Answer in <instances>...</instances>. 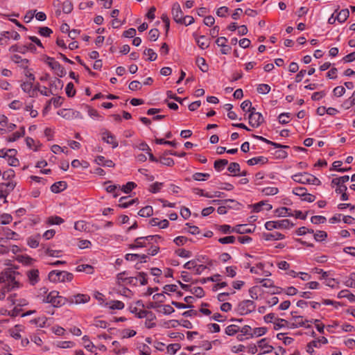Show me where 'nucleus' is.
<instances>
[{"label":"nucleus","instance_id":"f257e3e1","mask_svg":"<svg viewBox=\"0 0 355 355\" xmlns=\"http://www.w3.org/2000/svg\"><path fill=\"white\" fill-rule=\"evenodd\" d=\"M45 303H51L54 307H60L68 303V298L59 295V293L53 291L43 300Z\"/></svg>","mask_w":355,"mask_h":355},{"label":"nucleus","instance_id":"f03ea898","mask_svg":"<svg viewBox=\"0 0 355 355\" xmlns=\"http://www.w3.org/2000/svg\"><path fill=\"white\" fill-rule=\"evenodd\" d=\"M48 277L51 282H69L72 281L73 275L67 271L52 270Z\"/></svg>","mask_w":355,"mask_h":355},{"label":"nucleus","instance_id":"7ed1b4c3","mask_svg":"<svg viewBox=\"0 0 355 355\" xmlns=\"http://www.w3.org/2000/svg\"><path fill=\"white\" fill-rule=\"evenodd\" d=\"M293 224L288 219H283L277 221H268L265 223V227L268 230L273 229H288L293 227Z\"/></svg>","mask_w":355,"mask_h":355},{"label":"nucleus","instance_id":"20e7f679","mask_svg":"<svg viewBox=\"0 0 355 355\" xmlns=\"http://www.w3.org/2000/svg\"><path fill=\"white\" fill-rule=\"evenodd\" d=\"M255 309V305L253 301L246 300L241 302L237 307V311L241 315H246L251 313Z\"/></svg>","mask_w":355,"mask_h":355},{"label":"nucleus","instance_id":"39448f33","mask_svg":"<svg viewBox=\"0 0 355 355\" xmlns=\"http://www.w3.org/2000/svg\"><path fill=\"white\" fill-rule=\"evenodd\" d=\"M46 64L55 71V73L59 77H63L66 75V71L61 64L55 60L54 58L47 57L46 60Z\"/></svg>","mask_w":355,"mask_h":355},{"label":"nucleus","instance_id":"423d86ee","mask_svg":"<svg viewBox=\"0 0 355 355\" xmlns=\"http://www.w3.org/2000/svg\"><path fill=\"white\" fill-rule=\"evenodd\" d=\"M16 272L12 269L7 268L0 273V284L7 283L6 284H12L13 282H18L15 280Z\"/></svg>","mask_w":355,"mask_h":355},{"label":"nucleus","instance_id":"0eeeda50","mask_svg":"<svg viewBox=\"0 0 355 355\" xmlns=\"http://www.w3.org/2000/svg\"><path fill=\"white\" fill-rule=\"evenodd\" d=\"M249 124L254 128L260 126L264 122V118L260 112L249 114Z\"/></svg>","mask_w":355,"mask_h":355},{"label":"nucleus","instance_id":"6e6552de","mask_svg":"<svg viewBox=\"0 0 355 355\" xmlns=\"http://www.w3.org/2000/svg\"><path fill=\"white\" fill-rule=\"evenodd\" d=\"M172 15L174 21L178 23H182L184 16L181 7L178 3H174L172 6Z\"/></svg>","mask_w":355,"mask_h":355},{"label":"nucleus","instance_id":"1a4fd4ad","mask_svg":"<svg viewBox=\"0 0 355 355\" xmlns=\"http://www.w3.org/2000/svg\"><path fill=\"white\" fill-rule=\"evenodd\" d=\"M102 139L107 144H111L113 148H116L119 145V143L116 140L114 135H113L108 130H105L103 132H102Z\"/></svg>","mask_w":355,"mask_h":355},{"label":"nucleus","instance_id":"9d476101","mask_svg":"<svg viewBox=\"0 0 355 355\" xmlns=\"http://www.w3.org/2000/svg\"><path fill=\"white\" fill-rule=\"evenodd\" d=\"M90 297L87 295L78 294L68 298V303L71 304H80L89 302Z\"/></svg>","mask_w":355,"mask_h":355},{"label":"nucleus","instance_id":"9b49d317","mask_svg":"<svg viewBox=\"0 0 355 355\" xmlns=\"http://www.w3.org/2000/svg\"><path fill=\"white\" fill-rule=\"evenodd\" d=\"M29 283L34 286L40 281L39 270L37 269H32L26 272Z\"/></svg>","mask_w":355,"mask_h":355},{"label":"nucleus","instance_id":"f8f14e48","mask_svg":"<svg viewBox=\"0 0 355 355\" xmlns=\"http://www.w3.org/2000/svg\"><path fill=\"white\" fill-rule=\"evenodd\" d=\"M255 227H253L252 229L248 227L247 224L243 225H238L236 227H233L232 232H235L240 234H249L252 233L254 231Z\"/></svg>","mask_w":355,"mask_h":355},{"label":"nucleus","instance_id":"ddd939ff","mask_svg":"<svg viewBox=\"0 0 355 355\" xmlns=\"http://www.w3.org/2000/svg\"><path fill=\"white\" fill-rule=\"evenodd\" d=\"M20 287L19 282H13L12 284H6L3 287H2L1 293H0V300H2L5 298L6 293L11 291L15 288H18Z\"/></svg>","mask_w":355,"mask_h":355},{"label":"nucleus","instance_id":"4468645a","mask_svg":"<svg viewBox=\"0 0 355 355\" xmlns=\"http://www.w3.org/2000/svg\"><path fill=\"white\" fill-rule=\"evenodd\" d=\"M306 175H310L308 173H300L292 176V179L298 183L306 184L309 183V178Z\"/></svg>","mask_w":355,"mask_h":355},{"label":"nucleus","instance_id":"2eb2a0df","mask_svg":"<svg viewBox=\"0 0 355 355\" xmlns=\"http://www.w3.org/2000/svg\"><path fill=\"white\" fill-rule=\"evenodd\" d=\"M67 187V184L65 181H59L53 184L51 187V191L53 193H58Z\"/></svg>","mask_w":355,"mask_h":355},{"label":"nucleus","instance_id":"dca6fc26","mask_svg":"<svg viewBox=\"0 0 355 355\" xmlns=\"http://www.w3.org/2000/svg\"><path fill=\"white\" fill-rule=\"evenodd\" d=\"M263 237L266 241L282 240L285 238L284 234L277 232L273 233H264L263 234Z\"/></svg>","mask_w":355,"mask_h":355},{"label":"nucleus","instance_id":"f3484780","mask_svg":"<svg viewBox=\"0 0 355 355\" xmlns=\"http://www.w3.org/2000/svg\"><path fill=\"white\" fill-rule=\"evenodd\" d=\"M252 137L258 139V140H260V141H262L268 144H270L271 146H273L275 148H288L289 147L288 146H285V145H282L280 144H277V143H275V142H273L272 141H270L261 136H259V135H252Z\"/></svg>","mask_w":355,"mask_h":355},{"label":"nucleus","instance_id":"a211bd4d","mask_svg":"<svg viewBox=\"0 0 355 355\" xmlns=\"http://www.w3.org/2000/svg\"><path fill=\"white\" fill-rule=\"evenodd\" d=\"M128 198L129 197L128 196L121 197L119 199V202L121 203L119 205V207L121 208H127L138 201V198L128 200Z\"/></svg>","mask_w":355,"mask_h":355},{"label":"nucleus","instance_id":"6ab92c4d","mask_svg":"<svg viewBox=\"0 0 355 355\" xmlns=\"http://www.w3.org/2000/svg\"><path fill=\"white\" fill-rule=\"evenodd\" d=\"M266 338H262L258 341V347L262 349L263 352L262 354H268L271 352L274 347L272 345H270L266 343Z\"/></svg>","mask_w":355,"mask_h":355},{"label":"nucleus","instance_id":"aec40b11","mask_svg":"<svg viewBox=\"0 0 355 355\" xmlns=\"http://www.w3.org/2000/svg\"><path fill=\"white\" fill-rule=\"evenodd\" d=\"M268 161V158L263 156L256 157L252 159H250L247 161V163L249 166H254L255 164H264L267 163Z\"/></svg>","mask_w":355,"mask_h":355},{"label":"nucleus","instance_id":"412c9836","mask_svg":"<svg viewBox=\"0 0 355 355\" xmlns=\"http://www.w3.org/2000/svg\"><path fill=\"white\" fill-rule=\"evenodd\" d=\"M25 135V128L24 126L20 128L19 131H17L14 132L9 138H8L7 141L8 142H13L19 139V138L24 137Z\"/></svg>","mask_w":355,"mask_h":355},{"label":"nucleus","instance_id":"4be33fe9","mask_svg":"<svg viewBox=\"0 0 355 355\" xmlns=\"http://www.w3.org/2000/svg\"><path fill=\"white\" fill-rule=\"evenodd\" d=\"M196 42L198 46L202 49H205L209 46V40L205 35H201L198 38H196Z\"/></svg>","mask_w":355,"mask_h":355},{"label":"nucleus","instance_id":"5701e85b","mask_svg":"<svg viewBox=\"0 0 355 355\" xmlns=\"http://www.w3.org/2000/svg\"><path fill=\"white\" fill-rule=\"evenodd\" d=\"M228 164V160L225 159H220L218 160H216L214 164V168L220 172L223 171L225 166Z\"/></svg>","mask_w":355,"mask_h":355},{"label":"nucleus","instance_id":"b1692460","mask_svg":"<svg viewBox=\"0 0 355 355\" xmlns=\"http://www.w3.org/2000/svg\"><path fill=\"white\" fill-rule=\"evenodd\" d=\"M293 318L295 319L297 324L293 323L291 324L292 328H296L298 327H304L305 328L308 329V328L311 327V325H309V324H308L307 326L305 325V321H303L302 316H301V315L293 316ZM306 322H309V320H306Z\"/></svg>","mask_w":355,"mask_h":355},{"label":"nucleus","instance_id":"393cba45","mask_svg":"<svg viewBox=\"0 0 355 355\" xmlns=\"http://www.w3.org/2000/svg\"><path fill=\"white\" fill-rule=\"evenodd\" d=\"M17 261L23 264L29 266L32 265L35 260L28 255H18L17 257Z\"/></svg>","mask_w":355,"mask_h":355},{"label":"nucleus","instance_id":"a878e982","mask_svg":"<svg viewBox=\"0 0 355 355\" xmlns=\"http://www.w3.org/2000/svg\"><path fill=\"white\" fill-rule=\"evenodd\" d=\"M262 205H265V209L267 211H269L272 208V206L270 204L266 203L264 201H261L253 205V211L259 212L261 210Z\"/></svg>","mask_w":355,"mask_h":355},{"label":"nucleus","instance_id":"bb28decb","mask_svg":"<svg viewBox=\"0 0 355 355\" xmlns=\"http://www.w3.org/2000/svg\"><path fill=\"white\" fill-rule=\"evenodd\" d=\"M349 15V12L348 9H343L338 13L336 19L340 23H343L347 19Z\"/></svg>","mask_w":355,"mask_h":355},{"label":"nucleus","instance_id":"cd10ccee","mask_svg":"<svg viewBox=\"0 0 355 355\" xmlns=\"http://www.w3.org/2000/svg\"><path fill=\"white\" fill-rule=\"evenodd\" d=\"M338 298H343L346 297L351 302H355V295L349 292L347 290H343L339 292L338 295Z\"/></svg>","mask_w":355,"mask_h":355},{"label":"nucleus","instance_id":"c85d7f7f","mask_svg":"<svg viewBox=\"0 0 355 355\" xmlns=\"http://www.w3.org/2000/svg\"><path fill=\"white\" fill-rule=\"evenodd\" d=\"M291 209L285 207H282L277 208L275 212L278 216L284 217L286 216H293V214L291 212Z\"/></svg>","mask_w":355,"mask_h":355},{"label":"nucleus","instance_id":"c756f323","mask_svg":"<svg viewBox=\"0 0 355 355\" xmlns=\"http://www.w3.org/2000/svg\"><path fill=\"white\" fill-rule=\"evenodd\" d=\"M153 209L151 206H146L141 209L138 214L141 217H149L153 215Z\"/></svg>","mask_w":355,"mask_h":355},{"label":"nucleus","instance_id":"7c9ffc66","mask_svg":"<svg viewBox=\"0 0 355 355\" xmlns=\"http://www.w3.org/2000/svg\"><path fill=\"white\" fill-rule=\"evenodd\" d=\"M168 155H164V153L162 156H160L159 162H160L163 165L168 166H172L174 165L175 162L174 160L171 158L166 157Z\"/></svg>","mask_w":355,"mask_h":355},{"label":"nucleus","instance_id":"2f4dec72","mask_svg":"<svg viewBox=\"0 0 355 355\" xmlns=\"http://www.w3.org/2000/svg\"><path fill=\"white\" fill-rule=\"evenodd\" d=\"M146 243L143 239L142 236L138 237L135 240V243L129 245V248L130 249H134L136 248H144L146 246Z\"/></svg>","mask_w":355,"mask_h":355},{"label":"nucleus","instance_id":"473e14b6","mask_svg":"<svg viewBox=\"0 0 355 355\" xmlns=\"http://www.w3.org/2000/svg\"><path fill=\"white\" fill-rule=\"evenodd\" d=\"M76 270L78 272H86L87 274H92L94 272V268L88 264L79 265Z\"/></svg>","mask_w":355,"mask_h":355},{"label":"nucleus","instance_id":"72a5a7b5","mask_svg":"<svg viewBox=\"0 0 355 355\" xmlns=\"http://www.w3.org/2000/svg\"><path fill=\"white\" fill-rule=\"evenodd\" d=\"M240 330V327L236 324H230L225 328V334L228 336H234Z\"/></svg>","mask_w":355,"mask_h":355},{"label":"nucleus","instance_id":"f704fd0d","mask_svg":"<svg viewBox=\"0 0 355 355\" xmlns=\"http://www.w3.org/2000/svg\"><path fill=\"white\" fill-rule=\"evenodd\" d=\"M39 239V236H31L27 239V244L28 245L29 247L32 248H36L37 247H38L40 243Z\"/></svg>","mask_w":355,"mask_h":355},{"label":"nucleus","instance_id":"c9c22d12","mask_svg":"<svg viewBox=\"0 0 355 355\" xmlns=\"http://www.w3.org/2000/svg\"><path fill=\"white\" fill-rule=\"evenodd\" d=\"M15 186H16V183L12 181H10V180H9L8 182H3V183L0 184L1 189H2L3 187H6L5 189V192L6 193H8L10 191H12L15 189Z\"/></svg>","mask_w":355,"mask_h":355},{"label":"nucleus","instance_id":"e433bc0d","mask_svg":"<svg viewBox=\"0 0 355 355\" xmlns=\"http://www.w3.org/2000/svg\"><path fill=\"white\" fill-rule=\"evenodd\" d=\"M196 64L202 71L206 72L208 70V65L203 58H198L196 59Z\"/></svg>","mask_w":355,"mask_h":355},{"label":"nucleus","instance_id":"4c0bfd02","mask_svg":"<svg viewBox=\"0 0 355 355\" xmlns=\"http://www.w3.org/2000/svg\"><path fill=\"white\" fill-rule=\"evenodd\" d=\"M112 345L114 346V352L116 354H124L128 351V348L125 347H123L121 349H120V343L116 340H114L112 343Z\"/></svg>","mask_w":355,"mask_h":355},{"label":"nucleus","instance_id":"58836bf2","mask_svg":"<svg viewBox=\"0 0 355 355\" xmlns=\"http://www.w3.org/2000/svg\"><path fill=\"white\" fill-rule=\"evenodd\" d=\"M73 10V4L71 1L66 0L62 3V11L66 13L69 14Z\"/></svg>","mask_w":355,"mask_h":355},{"label":"nucleus","instance_id":"ea45409f","mask_svg":"<svg viewBox=\"0 0 355 355\" xmlns=\"http://www.w3.org/2000/svg\"><path fill=\"white\" fill-rule=\"evenodd\" d=\"M257 92L261 94H266L270 91V86L268 84H260L257 87Z\"/></svg>","mask_w":355,"mask_h":355},{"label":"nucleus","instance_id":"a19ab883","mask_svg":"<svg viewBox=\"0 0 355 355\" xmlns=\"http://www.w3.org/2000/svg\"><path fill=\"white\" fill-rule=\"evenodd\" d=\"M186 226L189 227V230H187L186 228H184V232H189L193 235L199 234L200 233V229L197 226L191 225L190 223H186Z\"/></svg>","mask_w":355,"mask_h":355},{"label":"nucleus","instance_id":"79ce46f5","mask_svg":"<svg viewBox=\"0 0 355 355\" xmlns=\"http://www.w3.org/2000/svg\"><path fill=\"white\" fill-rule=\"evenodd\" d=\"M355 105V90L354 91L351 97L349 98L347 101H345L343 105V106L345 109H349L353 105Z\"/></svg>","mask_w":355,"mask_h":355},{"label":"nucleus","instance_id":"37998d69","mask_svg":"<svg viewBox=\"0 0 355 355\" xmlns=\"http://www.w3.org/2000/svg\"><path fill=\"white\" fill-rule=\"evenodd\" d=\"M190 292L198 298H201L205 295V292L202 287H194L190 290Z\"/></svg>","mask_w":355,"mask_h":355},{"label":"nucleus","instance_id":"c03bdc74","mask_svg":"<svg viewBox=\"0 0 355 355\" xmlns=\"http://www.w3.org/2000/svg\"><path fill=\"white\" fill-rule=\"evenodd\" d=\"M66 94L68 97H73L76 94V89H74L73 84L72 83H69L65 88Z\"/></svg>","mask_w":355,"mask_h":355},{"label":"nucleus","instance_id":"a18cd8bd","mask_svg":"<svg viewBox=\"0 0 355 355\" xmlns=\"http://www.w3.org/2000/svg\"><path fill=\"white\" fill-rule=\"evenodd\" d=\"M227 170L231 173L236 174L240 171V165L237 162H232L230 164Z\"/></svg>","mask_w":355,"mask_h":355},{"label":"nucleus","instance_id":"49530a36","mask_svg":"<svg viewBox=\"0 0 355 355\" xmlns=\"http://www.w3.org/2000/svg\"><path fill=\"white\" fill-rule=\"evenodd\" d=\"M144 54L148 56V60L154 61L157 59V53L151 49H146L144 51Z\"/></svg>","mask_w":355,"mask_h":355},{"label":"nucleus","instance_id":"de8ad7c7","mask_svg":"<svg viewBox=\"0 0 355 355\" xmlns=\"http://www.w3.org/2000/svg\"><path fill=\"white\" fill-rule=\"evenodd\" d=\"M327 237V234L324 231H317L314 234V239L316 241H324Z\"/></svg>","mask_w":355,"mask_h":355},{"label":"nucleus","instance_id":"09e8293b","mask_svg":"<svg viewBox=\"0 0 355 355\" xmlns=\"http://www.w3.org/2000/svg\"><path fill=\"white\" fill-rule=\"evenodd\" d=\"M285 334L279 333L277 335V338L279 340H282L284 345H289L293 342V338L291 337H284Z\"/></svg>","mask_w":355,"mask_h":355},{"label":"nucleus","instance_id":"8fccbe9b","mask_svg":"<svg viewBox=\"0 0 355 355\" xmlns=\"http://www.w3.org/2000/svg\"><path fill=\"white\" fill-rule=\"evenodd\" d=\"M137 184L133 182H128L125 185L121 188V191L125 193H130L133 189L136 187Z\"/></svg>","mask_w":355,"mask_h":355},{"label":"nucleus","instance_id":"3c124183","mask_svg":"<svg viewBox=\"0 0 355 355\" xmlns=\"http://www.w3.org/2000/svg\"><path fill=\"white\" fill-rule=\"evenodd\" d=\"M48 223L51 225H60L64 223V220L58 216H51L48 218Z\"/></svg>","mask_w":355,"mask_h":355},{"label":"nucleus","instance_id":"603ef678","mask_svg":"<svg viewBox=\"0 0 355 355\" xmlns=\"http://www.w3.org/2000/svg\"><path fill=\"white\" fill-rule=\"evenodd\" d=\"M74 343L71 341H59L56 343V346L62 349L71 348L74 346Z\"/></svg>","mask_w":355,"mask_h":355},{"label":"nucleus","instance_id":"864d4df0","mask_svg":"<svg viewBox=\"0 0 355 355\" xmlns=\"http://www.w3.org/2000/svg\"><path fill=\"white\" fill-rule=\"evenodd\" d=\"M12 217L10 214H3L0 216V223L2 225H7L11 223Z\"/></svg>","mask_w":355,"mask_h":355},{"label":"nucleus","instance_id":"5fc2aeb1","mask_svg":"<svg viewBox=\"0 0 355 355\" xmlns=\"http://www.w3.org/2000/svg\"><path fill=\"white\" fill-rule=\"evenodd\" d=\"M236 238L234 236H227L218 239V242L221 244L234 243Z\"/></svg>","mask_w":355,"mask_h":355},{"label":"nucleus","instance_id":"6e6d98bb","mask_svg":"<svg viewBox=\"0 0 355 355\" xmlns=\"http://www.w3.org/2000/svg\"><path fill=\"white\" fill-rule=\"evenodd\" d=\"M210 177V175L209 173H195L192 178L196 181H203L205 180L203 178H208Z\"/></svg>","mask_w":355,"mask_h":355},{"label":"nucleus","instance_id":"4d7b16f0","mask_svg":"<svg viewBox=\"0 0 355 355\" xmlns=\"http://www.w3.org/2000/svg\"><path fill=\"white\" fill-rule=\"evenodd\" d=\"M166 349L168 353L175 354L180 349V345L178 343L170 344Z\"/></svg>","mask_w":355,"mask_h":355},{"label":"nucleus","instance_id":"13d9d810","mask_svg":"<svg viewBox=\"0 0 355 355\" xmlns=\"http://www.w3.org/2000/svg\"><path fill=\"white\" fill-rule=\"evenodd\" d=\"M61 252H62L61 250H52L49 248H48L45 250V254L50 257H60L62 256Z\"/></svg>","mask_w":355,"mask_h":355},{"label":"nucleus","instance_id":"bf43d9fd","mask_svg":"<svg viewBox=\"0 0 355 355\" xmlns=\"http://www.w3.org/2000/svg\"><path fill=\"white\" fill-rule=\"evenodd\" d=\"M39 34L43 37H49L51 34L53 33L52 30L49 27H40L39 28Z\"/></svg>","mask_w":355,"mask_h":355},{"label":"nucleus","instance_id":"052dcab7","mask_svg":"<svg viewBox=\"0 0 355 355\" xmlns=\"http://www.w3.org/2000/svg\"><path fill=\"white\" fill-rule=\"evenodd\" d=\"M162 185L163 183L156 182L150 186L149 191L153 193H157L158 191H160Z\"/></svg>","mask_w":355,"mask_h":355},{"label":"nucleus","instance_id":"680f3d73","mask_svg":"<svg viewBox=\"0 0 355 355\" xmlns=\"http://www.w3.org/2000/svg\"><path fill=\"white\" fill-rule=\"evenodd\" d=\"M262 192L266 196H273L278 193V189L277 187H266L263 189Z\"/></svg>","mask_w":355,"mask_h":355},{"label":"nucleus","instance_id":"e2e57ef3","mask_svg":"<svg viewBox=\"0 0 355 355\" xmlns=\"http://www.w3.org/2000/svg\"><path fill=\"white\" fill-rule=\"evenodd\" d=\"M326 220V218L322 216H313L311 218V221L313 224L324 223Z\"/></svg>","mask_w":355,"mask_h":355},{"label":"nucleus","instance_id":"0e129e2a","mask_svg":"<svg viewBox=\"0 0 355 355\" xmlns=\"http://www.w3.org/2000/svg\"><path fill=\"white\" fill-rule=\"evenodd\" d=\"M159 36V30L153 28L149 31V37L151 41H156Z\"/></svg>","mask_w":355,"mask_h":355},{"label":"nucleus","instance_id":"69168bd1","mask_svg":"<svg viewBox=\"0 0 355 355\" xmlns=\"http://www.w3.org/2000/svg\"><path fill=\"white\" fill-rule=\"evenodd\" d=\"M15 171L12 169H9L2 173V178L3 180H10L15 177Z\"/></svg>","mask_w":355,"mask_h":355},{"label":"nucleus","instance_id":"338daca9","mask_svg":"<svg viewBox=\"0 0 355 355\" xmlns=\"http://www.w3.org/2000/svg\"><path fill=\"white\" fill-rule=\"evenodd\" d=\"M139 349L141 355H150V348L146 344H142Z\"/></svg>","mask_w":355,"mask_h":355},{"label":"nucleus","instance_id":"774afa93","mask_svg":"<svg viewBox=\"0 0 355 355\" xmlns=\"http://www.w3.org/2000/svg\"><path fill=\"white\" fill-rule=\"evenodd\" d=\"M333 92L336 96L340 97L345 93V88L343 86H338L334 89Z\"/></svg>","mask_w":355,"mask_h":355}]
</instances>
